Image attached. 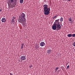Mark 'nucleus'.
Returning a JSON list of instances; mask_svg holds the SVG:
<instances>
[{
    "label": "nucleus",
    "mask_w": 75,
    "mask_h": 75,
    "mask_svg": "<svg viewBox=\"0 0 75 75\" xmlns=\"http://www.w3.org/2000/svg\"><path fill=\"white\" fill-rule=\"evenodd\" d=\"M8 2L10 4H14L15 3H17V1L16 0H9Z\"/></svg>",
    "instance_id": "4"
},
{
    "label": "nucleus",
    "mask_w": 75,
    "mask_h": 75,
    "mask_svg": "<svg viewBox=\"0 0 75 75\" xmlns=\"http://www.w3.org/2000/svg\"><path fill=\"white\" fill-rule=\"evenodd\" d=\"M1 11V9H0V11Z\"/></svg>",
    "instance_id": "25"
},
{
    "label": "nucleus",
    "mask_w": 75,
    "mask_h": 75,
    "mask_svg": "<svg viewBox=\"0 0 75 75\" xmlns=\"http://www.w3.org/2000/svg\"><path fill=\"white\" fill-rule=\"evenodd\" d=\"M25 14L24 13H22L21 16L20 17H19L18 19V21L21 23H24L26 22V19L25 18Z\"/></svg>",
    "instance_id": "1"
},
{
    "label": "nucleus",
    "mask_w": 75,
    "mask_h": 75,
    "mask_svg": "<svg viewBox=\"0 0 75 75\" xmlns=\"http://www.w3.org/2000/svg\"><path fill=\"white\" fill-rule=\"evenodd\" d=\"M6 18H3L1 20V21L3 23L6 22Z\"/></svg>",
    "instance_id": "10"
},
{
    "label": "nucleus",
    "mask_w": 75,
    "mask_h": 75,
    "mask_svg": "<svg viewBox=\"0 0 75 75\" xmlns=\"http://www.w3.org/2000/svg\"><path fill=\"white\" fill-rule=\"evenodd\" d=\"M24 44L22 43L21 45V49H23V47H24Z\"/></svg>",
    "instance_id": "13"
},
{
    "label": "nucleus",
    "mask_w": 75,
    "mask_h": 75,
    "mask_svg": "<svg viewBox=\"0 0 75 75\" xmlns=\"http://www.w3.org/2000/svg\"><path fill=\"white\" fill-rule=\"evenodd\" d=\"M69 20L70 21H71L70 22H69L70 23H73V21H72V19L71 18H69Z\"/></svg>",
    "instance_id": "12"
},
{
    "label": "nucleus",
    "mask_w": 75,
    "mask_h": 75,
    "mask_svg": "<svg viewBox=\"0 0 75 75\" xmlns=\"http://www.w3.org/2000/svg\"><path fill=\"white\" fill-rule=\"evenodd\" d=\"M58 69H59V67H56V69H57L58 70Z\"/></svg>",
    "instance_id": "22"
},
{
    "label": "nucleus",
    "mask_w": 75,
    "mask_h": 75,
    "mask_svg": "<svg viewBox=\"0 0 75 75\" xmlns=\"http://www.w3.org/2000/svg\"><path fill=\"white\" fill-rule=\"evenodd\" d=\"M71 0H68V1H71Z\"/></svg>",
    "instance_id": "26"
},
{
    "label": "nucleus",
    "mask_w": 75,
    "mask_h": 75,
    "mask_svg": "<svg viewBox=\"0 0 75 75\" xmlns=\"http://www.w3.org/2000/svg\"><path fill=\"white\" fill-rule=\"evenodd\" d=\"M74 51H75V49L74 50Z\"/></svg>",
    "instance_id": "28"
},
{
    "label": "nucleus",
    "mask_w": 75,
    "mask_h": 75,
    "mask_svg": "<svg viewBox=\"0 0 75 75\" xmlns=\"http://www.w3.org/2000/svg\"><path fill=\"white\" fill-rule=\"evenodd\" d=\"M57 69H56V71H57Z\"/></svg>",
    "instance_id": "27"
},
{
    "label": "nucleus",
    "mask_w": 75,
    "mask_h": 75,
    "mask_svg": "<svg viewBox=\"0 0 75 75\" xmlns=\"http://www.w3.org/2000/svg\"><path fill=\"white\" fill-rule=\"evenodd\" d=\"M57 18V16H55L53 17V19H55V18Z\"/></svg>",
    "instance_id": "19"
},
{
    "label": "nucleus",
    "mask_w": 75,
    "mask_h": 75,
    "mask_svg": "<svg viewBox=\"0 0 75 75\" xmlns=\"http://www.w3.org/2000/svg\"><path fill=\"white\" fill-rule=\"evenodd\" d=\"M56 28L58 29L57 30H61V25H60L59 24H56Z\"/></svg>",
    "instance_id": "5"
},
{
    "label": "nucleus",
    "mask_w": 75,
    "mask_h": 75,
    "mask_svg": "<svg viewBox=\"0 0 75 75\" xmlns=\"http://www.w3.org/2000/svg\"><path fill=\"white\" fill-rule=\"evenodd\" d=\"M52 29L53 30H55L57 29V26L56 24H53V25L52 26Z\"/></svg>",
    "instance_id": "6"
},
{
    "label": "nucleus",
    "mask_w": 75,
    "mask_h": 75,
    "mask_svg": "<svg viewBox=\"0 0 75 75\" xmlns=\"http://www.w3.org/2000/svg\"><path fill=\"white\" fill-rule=\"evenodd\" d=\"M23 1H24L23 0H20V2L21 3H23Z\"/></svg>",
    "instance_id": "16"
},
{
    "label": "nucleus",
    "mask_w": 75,
    "mask_h": 75,
    "mask_svg": "<svg viewBox=\"0 0 75 75\" xmlns=\"http://www.w3.org/2000/svg\"><path fill=\"white\" fill-rule=\"evenodd\" d=\"M21 61H24L25 59V57L24 56H22L21 57Z\"/></svg>",
    "instance_id": "7"
},
{
    "label": "nucleus",
    "mask_w": 75,
    "mask_h": 75,
    "mask_svg": "<svg viewBox=\"0 0 75 75\" xmlns=\"http://www.w3.org/2000/svg\"><path fill=\"white\" fill-rule=\"evenodd\" d=\"M59 19L56 20H55L56 23L55 24H59Z\"/></svg>",
    "instance_id": "11"
},
{
    "label": "nucleus",
    "mask_w": 75,
    "mask_h": 75,
    "mask_svg": "<svg viewBox=\"0 0 75 75\" xmlns=\"http://www.w3.org/2000/svg\"><path fill=\"white\" fill-rule=\"evenodd\" d=\"M16 17H13L11 23L13 24V27H16V24L15 23V21H16Z\"/></svg>",
    "instance_id": "3"
},
{
    "label": "nucleus",
    "mask_w": 75,
    "mask_h": 75,
    "mask_svg": "<svg viewBox=\"0 0 75 75\" xmlns=\"http://www.w3.org/2000/svg\"><path fill=\"white\" fill-rule=\"evenodd\" d=\"M52 52V50H48L47 51V53L48 54H50L51 52Z\"/></svg>",
    "instance_id": "9"
},
{
    "label": "nucleus",
    "mask_w": 75,
    "mask_h": 75,
    "mask_svg": "<svg viewBox=\"0 0 75 75\" xmlns=\"http://www.w3.org/2000/svg\"><path fill=\"white\" fill-rule=\"evenodd\" d=\"M10 75H13V74L11 73H10Z\"/></svg>",
    "instance_id": "23"
},
{
    "label": "nucleus",
    "mask_w": 75,
    "mask_h": 75,
    "mask_svg": "<svg viewBox=\"0 0 75 75\" xmlns=\"http://www.w3.org/2000/svg\"><path fill=\"white\" fill-rule=\"evenodd\" d=\"M43 10L44 14L48 15L50 14V8H48V5L45 4L43 5Z\"/></svg>",
    "instance_id": "2"
},
{
    "label": "nucleus",
    "mask_w": 75,
    "mask_h": 75,
    "mask_svg": "<svg viewBox=\"0 0 75 75\" xmlns=\"http://www.w3.org/2000/svg\"><path fill=\"white\" fill-rule=\"evenodd\" d=\"M36 49H38V48H39V46H36Z\"/></svg>",
    "instance_id": "18"
},
{
    "label": "nucleus",
    "mask_w": 75,
    "mask_h": 75,
    "mask_svg": "<svg viewBox=\"0 0 75 75\" xmlns=\"http://www.w3.org/2000/svg\"><path fill=\"white\" fill-rule=\"evenodd\" d=\"M67 36L68 37H72V34H69L67 35Z\"/></svg>",
    "instance_id": "14"
},
{
    "label": "nucleus",
    "mask_w": 75,
    "mask_h": 75,
    "mask_svg": "<svg viewBox=\"0 0 75 75\" xmlns=\"http://www.w3.org/2000/svg\"><path fill=\"white\" fill-rule=\"evenodd\" d=\"M40 45L41 46V47H43V46H44V45H45V43H44V42H42L40 44Z\"/></svg>",
    "instance_id": "8"
},
{
    "label": "nucleus",
    "mask_w": 75,
    "mask_h": 75,
    "mask_svg": "<svg viewBox=\"0 0 75 75\" xmlns=\"http://www.w3.org/2000/svg\"><path fill=\"white\" fill-rule=\"evenodd\" d=\"M59 71H60L59 70Z\"/></svg>",
    "instance_id": "29"
},
{
    "label": "nucleus",
    "mask_w": 75,
    "mask_h": 75,
    "mask_svg": "<svg viewBox=\"0 0 75 75\" xmlns=\"http://www.w3.org/2000/svg\"><path fill=\"white\" fill-rule=\"evenodd\" d=\"M73 37H75V34H73L72 35Z\"/></svg>",
    "instance_id": "17"
},
{
    "label": "nucleus",
    "mask_w": 75,
    "mask_h": 75,
    "mask_svg": "<svg viewBox=\"0 0 75 75\" xmlns=\"http://www.w3.org/2000/svg\"><path fill=\"white\" fill-rule=\"evenodd\" d=\"M73 46L74 47H75V42H74L73 43Z\"/></svg>",
    "instance_id": "21"
},
{
    "label": "nucleus",
    "mask_w": 75,
    "mask_h": 75,
    "mask_svg": "<svg viewBox=\"0 0 75 75\" xmlns=\"http://www.w3.org/2000/svg\"><path fill=\"white\" fill-rule=\"evenodd\" d=\"M31 67H32V65H31L30 66V68H31Z\"/></svg>",
    "instance_id": "24"
},
{
    "label": "nucleus",
    "mask_w": 75,
    "mask_h": 75,
    "mask_svg": "<svg viewBox=\"0 0 75 75\" xmlns=\"http://www.w3.org/2000/svg\"><path fill=\"white\" fill-rule=\"evenodd\" d=\"M60 21L61 22H62V21H63V18H62V17H61V18H60Z\"/></svg>",
    "instance_id": "15"
},
{
    "label": "nucleus",
    "mask_w": 75,
    "mask_h": 75,
    "mask_svg": "<svg viewBox=\"0 0 75 75\" xmlns=\"http://www.w3.org/2000/svg\"><path fill=\"white\" fill-rule=\"evenodd\" d=\"M69 65H68L67 67V69H69Z\"/></svg>",
    "instance_id": "20"
}]
</instances>
